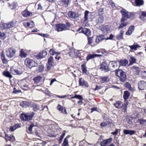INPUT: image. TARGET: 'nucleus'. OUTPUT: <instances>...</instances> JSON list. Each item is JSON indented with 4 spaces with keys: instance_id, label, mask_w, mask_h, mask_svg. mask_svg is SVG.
Here are the masks:
<instances>
[{
    "instance_id": "nucleus-19",
    "label": "nucleus",
    "mask_w": 146,
    "mask_h": 146,
    "mask_svg": "<svg viewBox=\"0 0 146 146\" xmlns=\"http://www.w3.org/2000/svg\"><path fill=\"white\" fill-rule=\"evenodd\" d=\"M135 131L133 130H129L124 129L123 130V133L125 135H132L134 134L135 133Z\"/></svg>"
},
{
    "instance_id": "nucleus-28",
    "label": "nucleus",
    "mask_w": 146,
    "mask_h": 146,
    "mask_svg": "<svg viewBox=\"0 0 146 146\" xmlns=\"http://www.w3.org/2000/svg\"><path fill=\"white\" fill-rule=\"evenodd\" d=\"M101 29L103 32L105 33L110 31V28L108 25H102Z\"/></svg>"
},
{
    "instance_id": "nucleus-49",
    "label": "nucleus",
    "mask_w": 146,
    "mask_h": 146,
    "mask_svg": "<svg viewBox=\"0 0 146 146\" xmlns=\"http://www.w3.org/2000/svg\"><path fill=\"white\" fill-rule=\"evenodd\" d=\"M137 121L141 124H144L146 123V120L143 119H138Z\"/></svg>"
},
{
    "instance_id": "nucleus-56",
    "label": "nucleus",
    "mask_w": 146,
    "mask_h": 146,
    "mask_svg": "<svg viewBox=\"0 0 146 146\" xmlns=\"http://www.w3.org/2000/svg\"><path fill=\"white\" fill-rule=\"evenodd\" d=\"M93 41L92 37H88V43L89 44H91Z\"/></svg>"
},
{
    "instance_id": "nucleus-3",
    "label": "nucleus",
    "mask_w": 146,
    "mask_h": 146,
    "mask_svg": "<svg viewBox=\"0 0 146 146\" xmlns=\"http://www.w3.org/2000/svg\"><path fill=\"white\" fill-rule=\"evenodd\" d=\"M34 115V113L32 112L31 113H23L21 115V118L24 121H28L31 119Z\"/></svg>"
},
{
    "instance_id": "nucleus-36",
    "label": "nucleus",
    "mask_w": 146,
    "mask_h": 146,
    "mask_svg": "<svg viewBox=\"0 0 146 146\" xmlns=\"http://www.w3.org/2000/svg\"><path fill=\"white\" fill-rule=\"evenodd\" d=\"M119 63L120 65L125 66L128 64V61L125 59L121 60L119 61Z\"/></svg>"
},
{
    "instance_id": "nucleus-58",
    "label": "nucleus",
    "mask_w": 146,
    "mask_h": 146,
    "mask_svg": "<svg viewBox=\"0 0 146 146\" xmlns=\"http://www.w3.org/2000/svg\"><path fill=\"white\" fill-rule=\"evenodd\" d=\"M118 129H116L115 131L114 132H112L111 133L113 135H116L118 133Z\"/></svg>"
},
{
    "instance_id": "nucleus-34",
    "label": "nucleus",
    "mask_w": 146,
    "mask_h": 146,
    "mask_svg": "<svg viewBox=\"0 0 146 146\" xmlns=\"http://www.w3.org/2000/svg\"><path fill=\"white\" fill-rule=\"evenodd\" d=\"M134 27L133 26H131L129 27L128 30L126 32V34L127 35H131L132 31L134 30Z\"/></svg>"
},
{
    "instance_id": "nucleus-2",
    "label": "nucleus",
    "mask_w": 146,
    "mask_h": 146,
    "mask_svg": "<svg viewBox=\"0 0 146 146\" xmlns=\"http://www.w3.org/2000/svg\"><path fill=\"white\" fill-rule=\"evenodd\" d=\"M115 75L120 79V81L123 82L125 80L126 78L125 73L122 70L119 69L115 71Z\"/></svg>"
},
{
    "instance_id": "nucleus-25",
    "label": "nucleus",
    "mask_w": 146,
    "mask_h": 146,
    "mask_svg": "<svg viewBox=\"0 0 146 146\" xmlns=\"http://www.w3.org/2000/svg\"><path fill=\"white\" fill-rule=\"evenodd\" d=\"M85 35L88 36H90L91 35V32L90 30L86 28H84L81 31Z\"/></svg>"
},
{
    "instance_id": "nucleus-21",
    "label": "nucleus",
    "mask_w": 146,
    "mask_h": 146,
    "mask_svg": "<svg viewBox=\"0 0 146 146\" xmlns=\"http://www.w3.org/2000/svg\"><path fill=\"white\" fill-rule=\"evenodd\" d=\"M104 39H106V38H105L104 35H101L98 36H97L96 37V42L97 43H98Z\"/></svg>"
},
{
    "instance_id": "nucleus-57",
    "label": "nucleus",
    "mask_w": 146,
    "mask_h": 146,
    "mask_svg": "<svg viewBox=\"0 0 146 146\" xmlns=\"http://www.w3.org/2000/svg\"><path fill=\"white\" fill-rule=\"evenodd\" d=\"M100 125L101 127H105L107 125V124L105 122H103L101 123Z\"/></svg>"
},
{
    "instance_id": "nucleus-64",
    "label": "nucleus",
    "mask_w": 146,
    "mask_h": 146,
    "mask_svg": "<svg viewBox=\"0 0 146 146\" xmlns=\"http://www.w3.org/2000/svg\"><path fill=\"white\" fill-rule=\"evenodd\" d=\"M56 81V80L55 78L53 79L50 82V85H51L52 83L55 81Z\"/></svg>"
},
{
    "instance_id": "nucleus-18",
    "label": "nucleus",
    "mask_w": 146,
    "mask_h": 146,
    "mask_svg": "<svg viewBox=\"0 0 146 146\" xmlns=\"http://www.w3.org/2000/svg\"><path fill=\"white\" fill-rule=\"evenodd\" d=\"M20 127V125L19 124H16L13 126H11L7 129V131L12 132L14 131L15 130Z\"/></svg>"
},
{
    "instance_id": "nucleus-42",
    "label": "nucleus",
    "mask_w": 146,
    "mask_h": 146,
    "mask_svg": "<svg viewBox=\"0 0 146 146\" xmlns=\"http://www.w3.org/2000/svg\"><path fill=\"white\" fill-rule=\"evenodd\" d=\"M49 52L50 54L52 55H54L55 54L58 55L61 54L60 52H56L52 49H50L49 50Z\"/></svg>"
},
{
    "instance_id": "nucleus-7",
    "label": "nucleus",
    "mask_w": 146,
    "mask_h": 146,
    "mask_svg": "<svg viewBox=\"0 0 146 146\" xmlns=\"http://www.w3.org/2000/svg\"><path fill=\"white\" fill-rule=\"evenodd\" d=\"M100 68L102 70L106 72L108 71L109 69L107 63L106 61H104L102 62Z\"/></svg>"
},
{
    "instance_id": "nucleus-16",
    "label": "nucleus",
    "mask_w": 146,
    "mask_h": 146,
    "mask_svg": "<svg viewBox=\"0 0 146 146\" xmlns=\"http://www.w3.org/2000/svg\"><path fill=\"white\" fill-rule=\"evenodd\" d=\"M139 19L143 21L146 19V12L141 11L139 14Z\"/></svg>"
},
{
    "instance_id": "nucleus-53",
    "label": "nucleus",
    "mask_w": 146,
    "mask_h": 146,
    "mask_svg": "<svg viewBox=\"0 0 146 146\" xmlns=\"http://www.w3.org/2000/svg\"><path fill=\"white\" fill-rule=\"evenodd\" d=\"M6 37L5 34L3 33L0 32V38L1 39H4Z\"/></svg>"
},
{
    "instance_id": "nucleus-40",
    "label": "nucleus",
    "mask_w": 146,
    "mask_h": 146,
    "mask_svg": "<svg viewBox=\"0 0 146 146\" xmlns=\"http://www.w3.org/2000/svg\"><path fill=\"white\" fill-rule=\"evenodd\" d=\"M114 106L116 108H120L122 107V104L121 101H116V103L114 104Z\"/></svg>"
},
{
    "instance_id": "nucleus-39",
    "label": "nucleus",
    "mask_w": 146,
    "mask_h": 146,
    "mask_svg": "<svg viewBox=\"0 0 146 146\" xmlns=\"http://www.w3.org/2000/svg\"><path fill=\"white\" fill-rule=\"evenodd\" d=\"M1 58L4 64H6L7 63L8 61L5 58V56L3 53L1 54Z\"/></svg>"
},
{
    "instance_id": "nucleus-17",
    "label": "nucleus",
    "mask_w": 146,
    "mask_h": 146,
    "mask_svg": "<svg viewBox=\"0 0 146 146\" xmlns=\"http://www.w3.org/2000/svg\"><path fill=\"white\" fill-rule=\"evenodd\" d=\"M126 20L123 19H121V24L118 27V29L123 28V27H125L129 24V23L128 22H125V21Z\"/></svg>"
},
{
    "instance_id": "nucleus-62",
    "label": "nucleus",
    "mask_w": 146,
    "mask_h": 146,
    "mask_svg": "<svg viewBox=\"0 0 146 146\" xmlns=\"http://www.w3.org/2000/svg\"><path fill=\"white\" fill-rule=\"evenodd\" d=\"M44 69V67L42 66H40L39 67V71L40 72H41Z\"/></svg>"
},
{
    "instance_id": "nucleus-31",
    "label": "nucleus",
    "mask_w": 146,
    "mask_h": 146,
    "mask_svg": "<svg viewBox=\"0 0 146 146\" xmlns=\"http://www.w3.org/2000/svg\"><path fill=\"white\" fill-rule=\"evenodd\" d=\"M124 32L123 30H121L120 31L119 34L117 35L116 36V38L117 40H120L121 39H123V35Z\"/></svg>"
},
{
    "instance_id": "nucleus-47",
    "label": "nucleus",
    "mask_w": 146,
    "mask_h": 146,
    "mask_svg": "<svg viewBox=\"0 0 146 146\" xmlns=\"http://www.w3.org/2000/svg\"><path fill=\"white\" fill-rule=\"evenodd\" d=\"M125 86L129 90L132 91H134V89L131 87L130 84L129 83H126L125 84Z\"/></svg>"
},
{
    "instance_id": "nucleus-13",
    "label": "nucleus",
    "mask_w": 146,
    "mask_h": 146,
    "mask_svg": "<svg viewBox=\"0 0 146 146\" xmlns=\"http://www.w3.org/2000/svg\"><path fill=\"white\" fill-rule=\"evenodd\" d=\"M80 54V51L77 50H73L70 53V56L73 57H76Z\"/></svg>"
},
{
    "instance_id": "nucleus-60",
    "label": "nucleus",
    "mask_w": 146,
    "mask_h": 146,
    "mask_svg": "<svg viewBox=\"0 0 146 146\" xmlns=\"http://www.w3.org/2000/svg\"><path fill=\"white\" fill-rule=\"evenodd\" d=\"M34 126V125L33 124H32L30 125L29 128V130L31 132H32V128Z\"/></svg>"
},
{
    "instance_id": "nucleus-30",
    "label": "nucleus",
    "mask_w": 146,
    "mask_h": 146,
    "mask_svg": "<svg viewBox=\"0 0 146 146\" xmlns=\"http://www.w3.org/2000/svg\"><path fill=\"white\" fill-rule=\"evenodd\" d=\"M57 109L60 111L62 113L65 114H67L66 109L62 106L59 104L57 106Z\"/></svg>"
},
{
    "instance_id": "nucleus-63",
    "label": "nucleus",
    "mask_w": 146,
    "mask_h": 146,
    "mask_svg": "<svg viewBox=\"0 0 146 146\" xmlns=\"http://www.w3.org/2000/svg\"><path fill=\"white\" fill-rule=\"evenodd\" d=\"M10 136L11 139V140H10V141H13L15 140V137L13 136L12 135V136Z\"/></svg>"
},
{
    "instance_id": "nucleus-52",
    "label": "nucleus",
    "mask_w": 146,
    "mask_h": 146,
    "mask_svg": "<svg viewBox=\"0 0 146 146\" xmlns=\"http://www.w3.org/2000/svg\"><path fill=\"white\" fill-rule=\"evenodd\" d=\"M33 109L34 111H36L39 110V106L36 104L34 105Z\"/></svg>"
},
{
    "instance_id": "nucleus-20",
    "label": "nucleus",
    "mask_w": 146,
    "mask_h": 146,
    "mask_svg": "<svg viewBox=\"0 0 146 146\" xmlns=\"http://www.w3.org/2000/svg\"><path fill=\"white\" fill-rule=\"evenodd\" d=\"M22 14L24 17H27L31 16L32 13L27 10H25L22 12Z\"/></svg>"
},
{
    "instance_id": "nucleus-26",
    "label": "nucleus",
    "mask_w": 146,
    "mask_h": 146,
    "mask_svg": "<svg viewBox=\"0 0 146 146\" xmlns=\"http://www.w3.org/2000/svg\"><path fill=\"white\" fill-rule=\"evenodd\" d=\"M68 17L72 19H75L76 17H78V15L76 14V13L72 11H69L68 13Z\"/></svg>"
},
{
    "instance_id": "nucleus-29",
    "label": "nucleus",
    "mask_w": 146,
    "mask_h": 146,
    "mask_svg": "<svg viewBox=\"0 0 146 146\" xmlns=\"http://www.w3.org/2000/svg\"><path fill=\"white\" fill-rule=\"evenodd\" d=\"M21 106L23 108H27L28 106H30V103L27 101H22L20 104Z\"/></svg>"
},
{
    "instance_id": "nucleus-44",
    "label": "nucleus",
    "mask_w": 146,
    "mask_h": 146,
    "mask_svg": "<svg viewBox=\"0 0 146 146\" xmlns=\"http://www.w3.org/2000/svg\"><path fill=\"white\" fill-rule=\"evenodd\" d=\"M0 27L2 29H8L7 23H1L0 24Z\"/></svg>"
},
{
    "instance_id": "nucleus-48",
    "label": "nucleus",
    "mask_w": 146,
    "mask_h": 146,
    "mask_svg": "<svg viewBox=\"0 0 146 146\" xmlns=\"http://www.w3.org/2000/svg\"><path fill=\"white\" fill-rule=\"evenodd\" d=\"M69 0H64L62 1V4L65 7H67L68 4Z\"/></svg>"
},
{
    "instance_id": "nucleus-9",
    "label": "nucleus",
    "mask_w": 146,
    "mask_h": 146,
    "mask_svg": "<svg viewBox=\"0 0 146 146\" xmlns=\"http://www.w3.org/2000/svg\"><path fill=\"white\" fill-rule=\"evenodd\" d=\"M121 13L122 17L121 19H123L127 20V19L129 18V17L128 12L126 10L123 9L120 11Z\"/></svg>"
},
{
    "instance_id": "nucleus-37",
    "label": "nucleus",
    "mask_w": 146,
    "mask_h": 146,
    "mask_svg": "<svg viewBox=\"0 0 146 146\" xmlns=\"http://www.w3.org/2000/svg\"><path fill=\"white\" fill-rule=\"evenodd\" d=\"M27 54L23 49H21L20 51L19 56L22 58L26 57Z\"/></svg>"
},
{
    "instance_id": "nucleus-45",
    "label": "nucleus",
    "mask_w": 146,
    "mask_h": 146,
    "mask_svg": "<svg viewBox=\"0 0 146 146\" xmlns=\"http://www.w3.org/2000/svg\"><path fill=\"white\" fill-rule=\"evenodd\" d=\"M69 137V136H67L65 138L62 144L63 146H69L68 141Z\"/></svg>"
},
{
    "instance_id": "nucleus-41",
    "label": "nucleus",
    "mask_w": 146,
    "mask_h": 146,
    "mask_svg": "<svg viewBox=\"0 0 146 146\" xmlns=\"http://www.w3.org/2000/svg\"><path fill=\"white\" fill-rule=\"evenodd\" d=\"M109 64L113 68H116L117 67V61H112L110 62Z\"/></svg>"
},
{
    "instance_id": "nucleus-15",
    "label": "nucleus",
    "mask_w": 146,
    "mask_h": 146,
    "mask_svg": "<svg viewBox=\"0 0 146 146\" xmlns=\"http://www.w3.org/2000/svg\"><path fill=\"white\" fill-rule=\"evenodd\" d=\"M112 141V138H110L108 139L104 140L102 141L100 143L101 146H107V145L111 143Z\"/></svg>"
},
{
    "instance_id": "nucleus-55",
    "label": "nucleus",
    "mask_w": 146,
    "mask_h": 146,
    "mask_svg": "<svg viewBox=\"0 0 146 146\" xmlns=\"http://www.w3.org/2000/svg\"><path fill=\"white\" fill-rule=\"evenodd\" d=\"M5 139L7 141L11 140L10 136H8L7 134H5Z\"/></svg>"
},
{
    "instance_id": "nucleus-33",
    "label": "nucleus",
    "mask_w": 146,
    "mask_h": 146,
    "mask_svg": "<svg viewBox=\"0 0 146 146\" xmlns=\"http://www.w3.org/2000/svg\"><path fill=\"white\" fill-rule=\"evenodd\" d=\"M129 46L130 48L131 49L135 50H137V48L141 47L139 44L135 43H134L133 45Z\"/></svg>"
},
{
    "instance_id": "nucleus-12",
    "label": "nucleus",
    "mask_w": 146,
    "mask_h": 146,
    "mask_svg": "<svg viewBox=\"0 0 146 146\" xmlns=\"http://www.w3.org/2000/svg\"><path fill=\"white\" fill-rule=\"evenodd\" d=\"M47 52L45 50L40 51L37 55L38 58L41 59L45 57L47 54Z\"/></svg>"
},
{
    "instance_id": "nucleus-4",
    "label": "nucleus",
    "mask_w": 146,
    "mask_h": 146,
    "mask_svg": "<svg viewBox=\"0 0 146 146\" xmlns=\"http://www.w3.org/2000/svg\"><path fill=\"white\" fill-rule=\"evenodd\" d=\"M16 50L13 48H10L7 49L6 54L7 56L9 58L13 57L15 54Z\"/></svg>"
},
{
    "instance_id": "nucleus-24",
    "label": "nucleus",
    "mask_w": 146,
    "mask_h": 146,
    "mask_svg": "<svg viewBox=\"0 0 146 146\" xmlns=\"http://www.w3.org/2000/svg\"><path fill=\"white\" fill-rule=\"evenodd\" d=\"M17 22L16 21L14 20L8 23V29L11 28L15 27L17 24Z\"/></svg>"
},
{
    "instance_id": "nucleus-22",
    "label": "nucleus",
    "mask_w": 146,
    "mask_h": 146,
    "mask_svg": "<svg viewBox=\"0 0 146 146\" xmlns=\"http://www.w3.org/2000/svg\"><path fill=\"white\" fill-rule=\"evenodd\" d=\"M99 80L102 83L107 82L109 81V79L107 76L101 77Z\"/></svg>"
},
{
    "instance_id": "nucleus-32",
    "label": "nucleus",
    "mask_w": 146,
    "mask_h": 146,
    "mask_svg": "<svg viewBox=\"0 0 146 146\" xmlns=\"http://www.w3.org/2000/svg\"><path fill=\"white\" fill-rule=\"evenodd\" d=\"M42 78V77L40 76H38L35 77L34 79V82L36 84L40 83Z\"/></svg>"
},
{
    "instance_id": "nucleus-54",
    "label": "nucleus",
    "mask_w": 146,
    "mask_h": 146,
    "mask_svg": "<svg viewBox=\"0 0 146 146\" xmlns=\"http://www.w3.org/2000/svg\"><path fill=\"white\" fill-rule=\"evenodd\" d=\"M133 70H135L137 74H139V68L136 66H133L131 68Z\"/></svg>"
},
{
    "instance_id": "nucleus-10",
    "label": "nucleus",
    "mask_w": 146,
    "mask_h": 146,
    "mask_svg": "<svg viewBox=\"0 0 146 146\" xmlns=\"http://www.w3.org/2000/svg\"><path fill=\"white\" fill-rule=\"evenodd\" d=\"M79 82L80 86H84L86 87H88L89 86L88 82L82 78H80Z\"/></svg>"
},
{
    "instance_id": "nucleus-43",
    "label": "nucleus",
    "mask_w": 146,
    "mask_h": 146,
    "mask_svg": "<svg viewBox=\"0 0 146 146\" xmlns=\"http://www.w3.org/2000/svg\"><path fill=\"white\" fill-rule=\"evenodd\" d=\"M130 95V93L128 91H125L124 92L123 98L125 100L127 99Z\"/></svg>"
},
{
    "instance_id": "nucleus-1",
    "label": "nucleus",
    "mask_w": 146,
    "mask_h": 146,
    "mask_svg": "<svg viewBox=\"0 0 146 146\" xmlns=\"http://www.w3.org/2000/svg\"><path fill=\"white\" fill-rule=\"evenodd\" d=\"M25 65L30 68L34 67L37 66L38 65L37 63L32 59L27 58L25 60Z\"/></svg>"
},
{
    "instance_id": "nucleus-14",
    "label": "nucleus",
    "mask_w": 146,
    "mask_h": 146,
    "mask_svg": "<svg viewBox=\"0 0 146 146\" xmlns=\"http://www.w3.org/2000/svg\"><path fill=\"white\" fill-rule=\"evenodd\" d=\"M102 55L101 54H88L86 57V60L88 61L96 57H100L102 56Z\"/></svg>"
},
{
    "instance_id": "nucleus-46",
    "label": "nucleus",
    "mask_w": 146,
    "mask_h": 146,
    "mask_svg": "<svg viewBox=\"0 0 146 146\" xmlns=\"http://www.w3.org/2000/svg\"><path fill=\"white\" fill-rule=\"evenodd\" d=\"M81 67L83 72L85 74L87 73V70L86 66V64H83L81 65Z\"/></svg>"
},
{
    "instance_id": "nucleus-38",
    "label": "nucleus",
    "mask_w": 146,
    "mask_h": 146,
    "mask_svg": "<svg viewBox=\"0 0 146 146\" xmlns=\"http://www.w3.org/2000/svg\"><path fill=\"white\" fill-rule=\"evenodd\" d=\"M135 2L137 6L142 5L144 3V1L143 0H135Z\"/></svg>"
},
{
    "instance_id": "nucleus-50",
    "label": "nucleus",
    "mask_w": 146,
    "mask_h": 146,
    "mask_svg": "<svg viewBox=\"0 0 146 146\" xmlns=\"http://www.w3.org/2000/svg\"><path fill=\"white\" fill-rule=\"evenodd\" d=\"M65 135V133L64 132L63 133V134L60 136V138L59 139V143H60L62 142V139L64 137Z\"/></svg>"
},
{
    "instance_id": "nucleus-61",
    "label": "nucleus",
    "mask_w": 146,
    "mask_h": 146,
    "mask_svg": "<svg viewBox=\"0 0 146 146\" xmlns=\"http://www.w3.org/2000/svg\"><path fill=\"white\" fill-rule=\"evenodd\" d=\"M131 61L133 63H135L136 62V59L133 57H131L130 58Z\"/></svg>"
},
{
    "instance_id": "nucleus-8",
    "label": "nucleus",
    "mask_w": 146,
    "mask_h": 146,
    "mask_svg": "<svg viewBox=\"0 0 146 146\" xmlns=\"http://www.w3.org/2000/svg\"><path fill=\"white\" fill-rule=\"evenodd\" d=\"M54 64V58L52 56H50L48 59V63L46 64L47 70H49L53 66Z\"/></svg>"
},
{
    "instance_id": "nucleus-23",
    "label": "nucleus",
    "mask_w": 146,
    "mask_h": 146,
    "mask_svg": "<svg viewBox=\"0 0 146 146\" xmlns=\"http://www.w3.org/2000/svg\"><path fill=\"white\" fill-rule=\"evenodd\" d=\"M25 26L28 27L29 28H33L34 27V24L33 21H31L28 22H25L24 23Z\"/></svg>"
},
{
    "instance_id": "nucleus-51",
    "label": "nucleus",
    "mask_w": 146,
    "mask_h": 146,
    "mask_svg": "<svg viewBox=\"0 0 146 146\" xmlns=\"http://www.w3.org/2000/svg\"><path fill=\"white\" fill-rule=\"evenodd\" d=\"M77 98L81 100H82V98L81 96L80 95H76L72 97L71 98Z\"/></svg>"
},
{
    "instance_id": "nucleus-6",
    "label": "nucleus",
    "mask_w": 146,
    "mask_h": 146,
    "mask_svg": "<svg viewBox=\"0 0 146 146\" xmlns=\"http://www.w3.org/2000/svg\"><path fill=\"white\" fill-rule=\"evenodd\" d=\"M55 29L58 32L67 29V27L64 24H58L55 25Z\"/></svg>"
},
{
    "instance_id": "nucleus-59",
    "label": "nucleus",
    "mask_w": 146,
    "mask_h": 146,
    "mask_svg": "<svg viewBox=\"0 0 146 146\" xmlns=\"http://www.w3.org/2000/svg\"><path fill=\"white\" fill-rule=\"evenodd\" d=\"M113 37H114L113 35H112V34H111V35H110L109 37L108 38H106V40H109V39L111 40L113 39Z\"/></svg>"
},
{
    "instance_id": "nucleus-27",
    "label": "nucleus",
    "mask_w": 146,
    "mask_h": 146,
    "mask_svg": "<svg viewBox=\"0 0 146 146\" xmlns=\"http://www.w3.org/2000/svg\"><path fill=\"white\" fill-rule=\"evenodd\" d=\"M10 8L12 10H15L18 7L17 3L13 2L10 4L9 6Z\"/></svg>"
},
{
    "instance_id": "nucleus-5",
    "label": "nucleus",
    "mask_w": 146,
    "mask_h": 146,
    "mask_svg": "<svg viewBox=\"0 0 146 146\" xmlns=\"http://www.w3.org/2000/svg\"><path fill=\"white\" fill-rule=\"evenodd\" d=\"M10 71L14 75H20L23 73L22 69L21 68L13 66L11 68Z\"/></svg>"
},
{
    "instance_id": "nucleus-35",
    "label": "nucleus",
    "mask_w": 146,
    "mask_h": 146,
    "mask_svg": "<svg viewBox=\"0 0 146 146\" xmlns=\"http://www.w3.org/2000/svg\"><path fill=\"white\" fill-rule=\"evenodd\" d=\"M3 74L4 76L9 78L10 79L12 78L13 76L11 73L8 71H4L3 72Z\"/></svg>"
},
{
    "instance_id": "nucleus-11",
    "label": "nucleus",
    "mask_w": 146,
    "mask_h": 146,
    "mask_svg": "<svg viewBox=\"0 0 146 146\" xmlns=\"http://www.w3.org/2000/svg\"><path fill=\"white\" fill-rule=\"evenodd\" d=\"M138 86L139 90H144L146 88V83L143 81H141L139 82Z\"/></svg>"
}]
</instances>
